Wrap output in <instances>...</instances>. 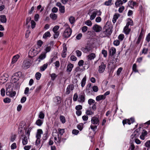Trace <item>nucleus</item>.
I'll return each instance as SVG.
<instances>
[{
	"instance_id": "nucleus-39",
	"label": "nucleus",
	"mask_w": 150,
	"mask_h": 150,
	"mask_svg": "<svg viewBox=\"0 0 150 150\" xmlns=\"http://www.w3.org/2000/svg\"><path fill=\"white\" fill-rule=\"evenodd\" d=\"M130 145L129 147V149L131 150H134L135 148V146L132 141L130 142Z\"/></svg>"
},
{
	"instance_id": "nucleus-14",
	"label": "nucleus",
	"mask_w": 150,
	"mask_h": 150,
	"mask_svg": "<svg viewBox=\"0 0 150 150\" xmlns=\"http://www.w3.org/2000/svg\"><path fill=\"white\" fill-rule=\"evenodd\" d=\"M125 121H127L128 124L130 125L131 123H132L134 122V118L131 117L130 118V119H128L123 120L122 121V123L124 125L126 124V123L124 122Z\"/></svg>"
},
{
	"instance_id": "nucleus-36",
	"label": "nucleus",
	"mask_w": 150,
	"mask_h": 150,
	"mask_svg": "<svg viewBox=\"0 0 150 150\" xmlns=\"http://www.w3.org/2000/svg\"><path fill=\"white\" fill-rule=\"evenodd\" d=\"M148 49L147 48H146L144 47L142 49V52H140V55H142V54H147L148 51Z\"/></svg>"
},
{
	"instance_id": "nucleus-2",
	"label": "nucleus",
	"mask_w": 150,
	"mask_h": 150,
	"mask_svg": "<svg viewBox=\"0 0 150 150\" xmlns=\"http://www.w3.org/2000/svg\"><path fill=\"white\" fill-rule=\"evenodd\" d=\"M40 52V50H38L37 48L35 47H33L31 48L28 52L29 57L32 59L36 56Z\"/></svg>"
},
{
	"instance_id": "nucleus-26",
	"label": "nucleus",
	"mask_w": 150,
	"mask_h": 150,
	"mask_svg": "<svg viewBox=\"0 0 150 150\" xmlns=\"http://www.w3.org/2000/svg\"><path fill=\"white\" fill-rule=\"evenodd\" d=\"M51 34L49 31L46 32L43 35L42 38L44 39H46L47 38H49L51 36Z\"/></svg>"
},
{
	"instance_id": "nucleus-45",
	"label": "nucleus",
	"mask_w": 150,
	"mask_h": 150,
	"mask_svg": "<svg viewBox=\"0 0 150 150\" xmlns=\"http://www.w3.org/2000/svg\"><path fill=\"white\" fill-rule=\"evenodd\" d=\"M132 70L135 72H138V71L137 69V66L136 64H134L133 65Z\"/></svg>"
},
{
	"instance_id": "nucleus-3",
	"label": "nucleus",
	"mask_w": 150,
	"mask_h": 150,
	"mask_svg": "<svg viewBox=\"0 0 150 150\" xmlns=\"http://www.w3.org/2000/svg\"><path fill=\"white\" fill-rule=\"evenodd\" d=\"M33 62V59H32L24 60L23 64V67L25 69L28 68L31 65Z\"/></svg>"
},
{
	"instance_id": "nucleus-38",
	"label": "nucleus",
	"mask_w": 150,
	"mask_h": 150,
	"mask_svg": "<svg viewBox=\"0 0 150 150\" xmlns=\"http://www.w3.org/2000/svg\"><path fill=\"white\" fill-rule=\"evenodd\" d=\"M38 117L40 119L43 120L45 117L44 114L42 111H41L39 113Z\"/></svg>"
},
{
	"instance_id": "nucleus-40",
	"label": "nucleus",
	"mask_w": 150,
	"mask_h": 150,
	"mask_svg": "<svg viewBox=\"0 0 150 150\" xmlns=\"http://www.w3.org/2000/svg\"><path fill=\"white\" fill-rule=\"evenodd\" d=\"M18 80L19 79L17 77H15L13 75L11 78V81L12 83H15L18 81Z\"/></svg>"
},
{
	"instance_id": "nucleus-35",
	"label": "nucleus",
	"mask_w": 150,
	"mask_h": 150,
	"mask_svg": "<svg viewBox=\"0 0 150 150\" xmlns=\"http://www.w3.org/2000/svg\"><path fill=\"white\" fill-rule=\"evenodd\" d=\"M16 93L15 91L9 92L8 93H6V94L8 96H9L11 97L14 96L16 95Z\"/></svg>"
},
{
	"instance_id": "nucleus-10",
	"label": "nucleus",
	"mask_w": 150,
	"mask_h": 150,
	"mask_svg": "<svg viewBox=\"0 0 150 150\" xmlns=\"http://www.w3.org/2000/svg\"><path fill=\"white\" fill-rule=\"evenodd\" d=\"M92 29L96 32H100L102 30V27L100 25L96 24L93 25L92 27Z\"/></svg>"
},
{
	"instance_id": "nucleus-57",
	"label": "nucleus",
	"mask_w": 150,
	"mask_h": 150,
	"mask_svg": "<svg viewBox=\"0 0 150 150\" xmlns=\"http://www.w3.org/2000/svg\"><path fill=\"white\" fill-rule=\"evenodd\" d=\"M31 27L32 29L34 28L35 27L36 25V23L33 20L31 21Z\"/></svg>"
},
{
	"instance_id": "nucleus-8",
	"label": "nucleus",
	"mask_w": 150,
	"mask_h": 150,
	"mask_svg": "<svg viewBox=\"0 0 150 150\" xmlns=\"http://www.w3.org/2000/svg\"><path fill=\"white\" fill-rule=\"evenodd\" d=\"M13 87V85L11 83H7L6 85V93L12 91Z\"/></svg>"
},
{
	"instance_id": "nucleus-11",
	"label": "nucleus",
	"mask_w": 150,
	"mask_h": 150,
	"mask_svg": "<svg viewBox=\"0 0 150 150\" xmlns=\"http://www.w3.org/2000/svg\"><path fill=\"white\" fill-rule=\"evenodd\" d=\"M56 5L59 7V10L61 13H64L65 12L64 6H62V4L60 2H57L56 4Z\"/></svg>"
},
{
	"instance_id": "nucleus-64",
	"label": "nucleus",
	"mask_w": 150,
	"mask_h": 150,
	"mask_svg": "<svg viewBox=\"0 0 150 150\" xmlns=\"http://www.w3.org/2000/svg\"><path fill=\"white\" fill-rule=\"evenodd\" d=\"M120 42L118 40H116L113 42V44L115 46H118L119 45Z\"/></svg>"
},
{
	"instance_id": "nucleus-49",
	"label": "nucleus",
	"mask_w": 150,
	"mask_h": 150,
	"mask_svg": "<svg viewBox=\"0 0 150 150\" xmlns=\"http://www.w3.org/2000/svg\"><path fill=\"white\" fill-rule=\"evenodd\" d=\"M112 0H108L105 2L104 4L106 6H109L112 5Z\"/></svg>"
},
{
	"instance_id": "nucleus-19",
	"label": "nucleus",
	"mask_w": 150,
	"mask_h": 150,
	"mask_svg": "<svg viewBox=\"0 0 150 150\" xmlns=\"http://www.w3.org/2000/svg\"><path fill=\"white\" fill-rule=\"evenodd\" d=\"M85 95L83 94H80L79 95L78 98V101L80 102L83 103L85 101Z\"/></svg>"
},
{
	"instance_id": "nucleus-52",
	"label": "nucleus",
	"mask_w": 150,
	"mask_h": 150,
	"mask_svg": "<svg viewBox=\"0 0 150 150\" xmlns=\"http://www.w3.org/2000/svg\"><path fill=\"white\" fill-rule=\"evenodd\" d=\"M86 114L87 115H91L93 114V112L90 110H87L86 111Z\"/></svg>"
},
{
	"instance_id": "nucleus-33",
	"label": "nucleus",
	"mask_w": 150,
	"mask_h": 150,
	"mask_svg": "<svg viewBox=\"0 0 150 150\" xmlns=\"http://www.w3.org/2000/svg\"><path fill=\"white\" fill-rule=\"evenodd\" d=\"M0 21L2 23H6V22L7 20L6 17L5 15H1L0 16Z\"/></svg>"
},
{
	"instance_id": "nucleus-18",
	"label": "nucleus",
	"mask_w": 150,
	"mask_h": 150,
	"mask_svg": "<svg viewBox=\"0 0 150 150\" xmlns=\"http://www.w3.org/2000/svg\"><path fill=\"white\" fill-rule=\"evenodd\" d=\"M81 50L84 53H86L90 51L91 48L89 46H87L85 47H82Z\"/></svg>"
},
{
	"instance_id": "nucleus-31",
	"label": "nucleus",
	"mask_w": 150,
	"mask_h": 150,
	"mask_svg": "<svg viewBox=\"0 0 150 150\" xmlns=\"http://www.w3.org/2000/svg\"><path fill=\"white\" fill-rule=\"evenodd\" d=\"M54 142L56 143H60L61 141V138L60 137H59V134H58V138H57L56 137H54Z\"/></svg>"
},
{
	"instance_id": "nucleus-50",
	"label": "nucleus",
	"mask_w": 150,
	"mask_h": 150,
	"mask_svg": "<svg viewBox=\"0 0 150 150\" xmlns=\"http://www.w3.org/2000/svg\"><path fill=\"white\" fill-rule=\"evenodd\" d=\"M51 49V47L50 46H47V47L45 49V52H43L44 53H45L46 54L47 52H49Z\"/></svg>"
},
{
	"instance_id": "nucleus-27",
	"label": "nucleus",
	"mask_w": 150,
	"mask_h": 150,
	"mask_svg": "<svg viewBox=\"0 0 150 150\" xmlns=\"http://www.w3.org/2000/svg\"><path fill=\"white\" fill-rule=\"evenodd\" d=\"M43 133L41 129H38L37 130V132L36 135V138H40L41 135Z\"/></svg>"
},
{
	"instance_id": "nucleus-24",
	"label": "nucleus",
	"mask_w": 150,
	"mask_h": 150,
	"mask_svg": "<svg viewBox=\"0 0 150 150\" xmlns=\"http://www.w3.org/2000/svg\"><path fill=\"white\" fill-rule=\"evenodd\" d=\"M67 50V47H66V45H65V46L63 47V49L62 55V57H63L64 58L66 57L67 55L66 52Z\"/></svg>"
},
{
	"instance_id": "nucleus-23",
	"label": "nucleus",
	"mask_w": 150,
	"mask_h": 150,
	"mask_svg": "<svg viewBox=\"0 0 150 150\" xmlns=\"http://www.w3.org/2000/svg\"><path fill=\"white\" fill-rule=\"evenodd\" d=\"M120 16V14L116 13H115L113 16V23H115L117 21V20Z\"/></svg>"
},
{
	"instance_id": "nucleus-4",
	"label": "nucleus",
	"mask_w": 150,
	"mask_h": 150,
	"mask_svg": "<svg viewBox=\"0 0 150 150\" xmlns=\"http://www.w3.org/2000/svg\"><path fill=\"white\" fill-rule=\"evenodd\" d=\"M101 13L102 12L100 10H98L97 9L93 10L92 12L91 15L90 19L91 20H93L95 18L96 15L100 16Z\"/></svg>"
},
{
	"instance_id": "nucleus-46",
	"label": "nucleus",
	"mask_w": 150,
	"mask_h": 150,
	"mask_svg": "<svg viewBox=\"0 0 150 150\" xmlns=\"http://www.w3.org/2000/svg\"><path fill=\"white\" fill-rule=\"evenodd\" d=\"M69 20L71 24L74 23L75 22V18L72 16H71L69 18Z\"/></svg>"
},
{
	"instance_id": "nucleus-22",
	"label": "nucleus",
	"mask_w": 150,
	"mask_h": 150,
	"mask_svg": "<svg viewBox=\"0 0 150 150\" xmlns=\"http://www.w3.org/2000/svg\"><path fill=\"white\" fill-rule=\"evenodd\" d=\"M20 56L18 54H16L14 56L12 59L11 63L13 64L16 63L19 58Z\"/></svg>"
},
{
	"instance_id": "nucleus-43",
	"label": "nucleus",
	"mask_w": 150,
	"mask_h": 150,
	"mask_svg": "<svg viewBox=\"0 0 150 150\" xmlns=\"http://www.w3.org/2000/svg\"><path fill=\"white\" fill-rule=\"evenodd\" d=\"M41 76V74L39 72H37L35 75V78L37 80H39Z\"/></svg>"
},
{
	"instance_id": "nucleus-55",
	"label": "nucleus",
	"mask_w": 150,
	"mask_h": 150,
	"mask_svg": "<svg viewBox=\"0 0 150 150\" xmlns=\"http://www.w3.org/2000/svg\"><path fill=\"white\" fill-rule=\"evenodd\" d=\"M85 24L88 26H91L92 25V23L90 20H88L85 22Z\"/></svg>"
},
{
	"instance_id": "nucleus-62",
	"label": "nucleus",
	"mask_w": 150,
	"mask_h": 150,
	"mask_svg": "<svg viewBox=\"0 0 150 150\" xmlns=\"http://www.w3.org/2000/svg\"><path fill=\"white\" fill-rule=\"evenodd\" d=\"M88 103L89 105H91L95 102V101L92 99H90L88 100Z\"/></svg>"
},
{
	"instance_id": "nucleus-63",
	"label": "nucleus",
	"mask_w": 150,
	"mask_h": 150,
	"mask_svg": "<svg viewBox=\"0 0 150 150\" xmlns=\"http://www.w3.org/2000/svg\"><path fill=\"white\" fill-rule=\"evenodd\" d=\"M124 37V35L123 34H120L118 36V39H119L120 40V41L122 40Z\"/></svg>"
},
{
	"instance_id": "nucleus-54",
	"label": "nucleus",
	"mask_w": 150,
	"mask_h": 150,
	"mask_svg": "<svg viewBox=\"0 0 150 150\" xmlns=\"http://www.w3.org/2000/svg\"><path fill=\"white\" fill-rule=\"evenodd\" d=\"M11 100L8 98H5L4 100V102L6 103H9L11 102Z\"/></svg>"
},
{
	"instance_id": "nucleus-32",
	"label": "nucleus",
	"mask_w": 150,
	"mask_h": 150,
	"mask_svg": "<svg viewBox=\"0 0 150 150\" xmlns=\"http://www.w3.org/2000/svg\"><path fill=\"white\" fill-rule=\"evenodd\" d=\"M48 66V64L46 63L44 64L42 66L40 67V68L41 71H43L45 70L47 68Z\"/></svg>"
},
{
	"instance_id": "nucleus-20",
	"label": "nucleus",
	"mask_w": 150,
	"mask_h": 150,
	"mask_svg": "<svg viewBox=\"0 0 150 150\" xmlns=\"http://www.w3.org/2000/svg\"><path fill=\"white\" fill-rule=\"evenodd\" d=\"M131 30V29L129 27L126 25L124 28L123 32L126 35H127L129 34Z\"/></svg>"
},
{
	"instance_id": "nucleus-48",
	"label": "nucleus",
	"mask_w": 150,
	"mask_h": 150,
	"mask_svg": "<svg viewBox=\"0 0 150 150\" xmlns=\"http://www.w3.org/2000/svg\"><path fill=\"white\" fill-rule=\"evenodd\" d=\"M60 119L62 122L64 124L66 120L64 117L63 115H60Z\"/></svg>"
},
{
	"instance_id": "nucleus-53",
	"label": "nucleus",
	"mask_w": 150,
	"mask_h": 150,
	"mask_svg": "<svg viewBox=\"0 0 150 150\" xmlns=\"http://www.w3.org/2000/svg\"><path fill=\"white\" fill-rule=\"evenodd\" d=\"M125 9V7L124 6H122L119 8L118 10V11L120 13H122Z\"/></svg>"
},
{
	"instance_id": "nucleus-42",
	"label": "nucleus",
	"mask_w": 150,
	"mask_h": 150,
	"mask_svg": "<svg viewBox=\"0 0 150 150\" xmlns=\"http://www.w3.org/2000/svg\"><path fill=\"white\" fill-rule=\"evenodd\" d=\"M50 17L53 20H55L57 19V15L55 14L54 13H52L50 14Z\"/></svg>"
},
{
	"instance_id": "nucleus-56",
	"label": "nucleus",
	"mask_w": 150,
	"mask_h": 150,
	"mask_svg": "<svg viewBox=\"0 0 150 150\" xmlns=\"http://www.w3.org/2000/svg\"><path fill=\"white\" fill-rule=\"evenodd\" d=\"M50 76L51 78V79L52 80H54L57 77V75H56L55 73H52L50 75Z\"/></svg>"
},
{
	"instance_id": "nucleus-61",
	"label": "nucleus",
	"mask_w": 150,
	"mask_h": 150,
	"mask_svg": "<svg viewBox=\"0 0 150 150\" xmlns=\"http://www.w3.org/2000/svg\"><path fill=\"white\" fill-rule=\"evenodd\" d=\"M86 92L87 93L90 94L92 93V91L91 88H86Z\"/></svg>"
},
{
	"instance_id": "nucleus-15",
	"label": "nucleus",
	"mask_w": 150,
	"mask_h": 150,
	"mask_svg": "<svg viewBox=\"0 0 150 150\" xmlns=\"http://www.w3.org/2000/svg\"><path fill=\"white\" fill-rule=\"evenodd\" d=\"M96 54L94 53H91L86 56L87 60L88 61L93 59L96 57Z\"/></svg>"
},
{
	"instance_id": "nucleus-13",
	"label": "nucleus",
	"mask_w": 150,
	"mask_h": 150,
	"mask_svg": "<svg viewBox=\"0 0 150 150\" xmlns=\"http://www.w3.org/2000/svg\"><path fill=\"white\" fill-rule=\"evenodd\" d=\"M74 88V86L72 85H69L68 86L66 90V94H69L71 91H73Z\"/></svg>"
},
{
	"instance_id": "nucleus-47",
	"label": "nucleus",
	"mask_w": 150,
	"mask_h": 150,
	"mask_svg": "<svg viewBox=\"0 0 150 150\" xmlns=\"http://www.w3.org/2000/svg\"><path fill=\"white\" fill-rule=\"evenodd\" d=\"M15 77H17L19 79V77L21 76V72H18L15 73L13 75Z\"/></svg>"
},
{
	"instance_id": "nucleus-6",
	"label": "nucleus",
	"mask_w": 150,
	"mask_h": 150,
	"mask_svg": "<svg viewBox=\"0 0 150 150\" xmlns=\"http://www.w3.org/2000/svg\"><path fill=\"white\" fill-rule=\"evenodd\" d=\"M141 133V131L139 129L135 130L130 136V138L132 139H134L138 137Z\"/></svg>"
},
{
	"instance_id": "nucleus-44",
	"label": "nucleus",
	"mask_w": 150,
	"mask_h": 150,
	"mask_svg": "<svg viewBox=\"0 0 150 150\" xmlns=\"http://www.w3.org/2000/svg\"><path fill=\"white\" fill-rule=\"evenodd\" d=\"M58 131L59 134L61 135H62L65 132V130L64 129L59 128L58 129Z\"/></svg>"
},
{
	"instance_id": "nucleus-41",
	"label": "nucleus",
	"mask_w": 150,
	"mask_h": 150,
	"mask_svg": "<svg viewBox=\"0 0 150 150\" xmlns=\"http://www.w3.org/2000/svg\"><path fill=\"white\" fill-rule=\"evenodd\" d=\"M28 139L26 136H25L23 139L22 143L23 145H25L28 143Z\"/></svg>"
},
{
	"instance_id": "nucleus-37",
	"label": "nucleus",
	"mask_w": 150,
	"mask_h": 150,
	"mask_svg": "<svg viewBox=\"0 0 150 150\" xmlns=\"http://www.w3.org/2000/svg\"><path fill=\"white\" fill-rule=\"evenodd\" d=\"M86 76H85L82 79L81 81V86L83 87L86 84Z\"/></svg>"
},
{
	"instance_id": "nucleus-30",
	"label": "nucleus",
	"mask_w": 150,
	"mask_h": 150,
	"mask_svg": "<svg viewBox=\"0 0 150 150\" xmlns=\"http://www.w3.org/2000/svg\"><path fill=\"white\" fill-rule=\"evenodd\" d=\"M43 123V120L40 119H38L36 122V124L39 126H40L42 125Z\"/></svg>"
},
{
	"instance_id": "nucleus-5",
	"label": "nucleus",
	"mask_w": 150,
	"mask_h": 150,
	"mask_svg": "<svg viewBox=\"0 0 150 150\" xmlns=\"http://www.w3.org/2000/svg\"><path fill=\"white\" fill-rule=\"evenodd\" d=\"M71 29L68 26L66 28L65 30L64 31L63 36L65 38H68L71 35Z\"/></svg>"
},
{
	"instance_id": "nucleus-28",
	"label": "nucleus",
	"mask_w": 150,
	"mask_h": 150,
	"mask_svg": "<svg viewBox=\"0 0 150 150\" xmlns=\"http://www.w3.org/2000/svg\"><path fill=\"white\" fill-rule=\"evenodd\" d=\"M123 2L121 0H117L115 2V4L117 7H119L122 5Z\"/></svg>"
},
{
	"instance_id": "nucleus-21",
	"label": "nucleus",
	"mask_w": 150,
	"mask_h": 150,
	"mask_svg": "<svg viewBox=\"0 0 150 150\" xmlns=\"http://www.w3.org/2000/svg\"><path fill=\"white\" fill-rule=\"evenodd\" d=\"M137 3L136 2L133 1L132 0L128 2V5L129 6L132 8H133L134 6L137 5Z\"/></svg>"
},
{
	"instance_id": "nucleus-60",
	"label": "nucleus",
	"mask_w": 150,
	"mask_h": 150,
	"mask_svg": "<svg viewBox=\"0 0 150 150\" xmlns=\"http://www.w3.org/2000/svg\"><path fill=\"white\" fill-rule=\"evenodd\" d=\"M122 70V68L120 67L119 68L117 71V73H116L117 75V76H119Z\"/></svg>"
},
{
	"instance_id": "nucleus-51",
	"label": "nucleus",
	"mask_w": 150,
	"mask_h": 150,
	"mask_svg": "<svg viewBox=\"0 0 150 150\" xmlns=\"http://www.w3.org/2000/svg\"><path fill=\"white\" fill-rule=\"evenodd\" d=\"M57 98V101L56 102L57 103V104H59L61 103V98L59 96H57L56 97Z\"/></svg>"
},
{
	"instance_id": "nucleus-7",
	"label": "nucleus",
	"mask_w": 150,
	"mask_h": 150,
	"mask_svg": "<svg viewBox=\"0 0 150 150\" xmlns=\"http://www.w3.org/2000/svg\"><path fill=\"white\" fill-rule=\"evenodd\" d=\"M91 122L92 124L98 125L99 124V117L94 116L91 118Z\"/></svg>"
},
{
	"instance_id": "nucleus-29",
	"label": "nucleus",
	"mask_w": 150,
	"mask_h": 150,
	"mask_svg": "<svg viewBox=\"0 0 150 150\" xmlns=\"http://www.w3.org/2000/svg\"><path fill=\"white\" fill-rule=\"evenodd\" d=\"M127 22L126 24V26L129 27V26H132L133 25V21L130 18H128L127 19Z\"/></svg>"
},
{
	"instance_id": "nucleus-59",
	"label": "nucleus",
	"mask_w": 150,
	"mask_h": 150,
	"mask_svg": "<svg viewBox=\"0 0 150 150\" xmlns=\"http://www.w3.org/2000/svg\"><path fill=\"white\" fill-rule=\"evenodd\" d=\"M59 28V26L58 25L55 26L53 29V31L54 32H58L57 30Z\"/></svg>"
},
{
	"instance_id": "nucleus-12",
	"label": "nucleus",
	"mask_w": 150,
	"mask_h": 150,
	"mask_svg": "<svg viewBox=\"0 0 150 150\" xmlns=\"http://www.w3.org/2000/svg\"><path fill=\"white\" fill-rule=\"evenodd\" d=\"M144 38V33L143 31V30H142L141 33L138 38V40L136 42V43L137 44H139L141 42L142 39Z\"/></svg>"
},
{
	"instance_id": "nucleus-9",
	"label": "nucleus",
	"mask_w": 150,
	"mask_h": 150,
	"mask_svg": "<svg viewBox=\"0 0 150 150\" xmlns=\"http://www.w3.org/2000/svg\"><path fill=\"white\" fill-rule=\"evenodd\" d=\"M6 74L3 75L0 77V85H2L7 81L8 78Z\"/></svg>"
},
{
	"instance_id": "nucleus-1",
	"label": "nucleus",
	"mask_w": 150,
	"mask_h": 150,
	"mask_svg": "<svg viewBox=\"0 0 150 150\" xmlns=\"http://www.w3.org/2000/svg\"><path fill=\"white\" fill-rule=\"evenodd\" d=\"M112 26L106 25L103 28V31L100 34L101 37H105L111 34L112 33Z\"/></svg>"
},
{
	"instance_id": "nucleus-16",
	"label": "nucleus",
	"mask_w": 150,
	"mask_h": 150,
	"mask_svg": "<svg viewBox=\"0 0 150 150\" xmlns=\"http://www.w3.org/2000/svg\"><path fill=\"white\" fill-rule=\"evenodd\" d=\"M106 66L105 64H104V63L102 62L101 65L99 67L98 71L99 73H102L103 72L105 69Z\"/></svg>"
},
{
	"instance_id": "nucleus-25",
	"label": "nucleus",
	"mask_w": 150,
	"mask_h": 150,
	"mask_svg": "<svg viewBox=\"0 0 150 150\" xmlns=\"http://www.w3.org/2000/svg\"><path fill=\"white\" fill-rule=\"evenodd\" d=\"M74 67L73 64L71 63L69 64L67 66V72H70L72 70V69Z\"/></svg>"
},
{
	"instance_id": "nucleus-34",
	"label": "nucleus",
	"mask_w": 150,
	"mask_h": 150,
	"mask_svg": "<svg viewBox=\"0 0 150 150\" xmlns=\"http://www.w3.org/2000/svg\"><path fill=\"white\" fill-rule=\"evenodd\" d=\"M105 98L104 96L103 95L97 96L96 98V100L97 101H99L102 100H104Z\"/></svg>"
},
{
	"instance_id": "nucleus-17",
	"label": "nucleus",
	"mask_w": 150,
	"mask_h": 150,
	"mask_svg": "<svg viewBox=\"0 0 150 150\" xmlns=\"http://www.w3.org/2000/svg\"><path fill=\"white\" fill-rule=\"evenodd\" d=\"M46 57V54L45 53L42 52L39 56L38 59L39 62H40L41 61L45 59Z\"/></svg>"
},
{
	"instance_id": "nucleus-58",
	"label": "nucleus",
	"mask_w": 150,
	"mask_h": 150,
	"mask_svg": "<svg viewBox=\"0 0 150 150\" xmlns=\"http://www.w3.org/2000/svg\"><path fill=\"white\" fill-rule=\"evenodd\" d=\"M83 123H80L77 126V128L80 130H81L83 128Z\"/></svg>"
}]
</instances>
